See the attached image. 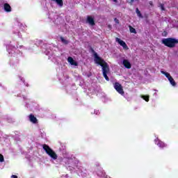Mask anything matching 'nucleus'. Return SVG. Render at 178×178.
I'll return each instance as SVG.
<instances>
[{
	"instance_id": "nucleus-1",
	"label": "nucleus",
	"mask_w": 178,
	"mask_h": 178,
	"mask_svg": "<svg viewBox=\"0 0 178 178\" xmlns=\"http://www.w3.org/2000/svg\"><path fill=\"white\" fill-rule=\"evenodd\" d=\"M90 51L91 52H92V54H94L95 63L102 67V73L105 80H106V81H109V77L108 76V74H109L110 70L108 63H106L104 59L99 57L98 56V54L95 52V50H94L92 47H90Z\"/></svg>"
},
{
	"instance_id": "nucleus-2",
	"label": "nucleus",
	"mask_w": 178,
	"mask_h": 178,
	"mask_svg": "<svg viewBox=\"0 0 178 178\" xmlns=\"http://www.w3.org/2000/svg\"><path fill=\"white\" fill-rule=\"evenodd\" d=\"M161 42L165 47H168V48H175L178 44V39L175 38H163L162 39Z\"/></svg>"
},
{
	"instance_id": "nucleus-3",
	"label": "nucleus",
	"mask_w": 178,
	"mask_h": 178,
	"mask_svg": "<svg viewBox=\"0 0 178 178\" xmlns=\"http://www.w3.org/2000/svg\"><path fill=\"white\" fill-rule=\"evenodd\" d=\"M42 148L46 154L49 155V156H50V158L54 159V161H56V159H58V154H56L55 151H54V149H52L48 145H42Z\"/></svg>"
},
{
	"instance_id": "nucleus-4",
	"label": "nucleus",
	"mask_w": 178,
	"mask_h": 178,
	"mask_svg": "<svg viewBox=\"0 0 178 178\" xmlns=\"http://www.w3.org/2000/svg\"><path fill=\"white\" fill-rule=\"evenodd\" d=\"M114 88L117 90V92H118L119 94L121 95H124V90H123V86H122V84L118 82H115L114 83Z\"/></svg>"
},
{
	"instance_id": "nucleus-5",
	"label": "nucleus",
	"mask_w": 178,
	"mask_h": 178,
	"mask_svg": "<svg viewBox=\"0 0 178 178\" xmlns=\"http://www.w3.org/2000/svg\"><path fill=\"white\" fill-rule=\"evenodd\" d=\"M115 41L118 42V44H120V45H121V47H122L123 49H125V51H127V49H129V47L127 46L126 42L122 40L120 38H116Z\"/></svg>"
},
{
	"instance_id": "nucleus-6",
	"label": "nucleus",
	"mask_w": 178,
	"mask_h": 178,
	"mask_svg": "<svg viewBox=\"0 0 178 178\" xmlns=\"http://www.w3.org/2000/svg\"><path fill=\"white\" fill-rule=\"evenodd\" d=\"M154 141H155V144H156V145H158V147H159V148L163 149V148H166V147H168V145H166V143L162 142L159 138L155 139Z\"/></svg>"
},
{
	"instance_id": "nucleus-7",
	"label": "nucleus",
	"mask_w": 178,
	"mask_h": 178,
	"mask_svg": "<svg viewBox=\"0 0 178 178\" xmlns=\"http://www.w3.org/2000/svg\"><path fill=\"white\" fill-rule=\"evenodd\" d=\"M86 23H88L90 26H95V21L93 17L90 15L87 17Z\"/></svg>"
},
{
	"instance_id": "nucleus-8",
	"label": "nucleus",
	"mask_w": 178,
	"mask_h": 178,
	"mask_svg": "<svg viewBox=\"0 0 178 178\" xmlns=\"http://www.w3.org/2000/svg\"><path fill=\"white\" fill-rule=\"evenodd\" d=\"M29 120L31 123H33V124H37L38 123V120H37V118L34 116L33 114H30L29 116Z\"/></svg>"
},
{
	"instance_id": "nucleus-9",
	"label": "nucleus",
	"mask_w": 178,
	"mask_h": 178,
	"mask_svg": "<svg viewBox=\"0 0 178 178\" xmlns=\"http://www.w3.org/2000/svg\"><path fill=\"white\" fill-rule=\"evenodd\" d=\"M3 9H4L5 12H7V13L12 12V7H10V5L8 3H4Z\"/></svg>"
},
{
	"instance_id": "nucleus-10",
	"label": "nucleus",
	"mask_w": 178,
	"mask_h": 178,
	"mask_svg": "<svg viewBox=\"0 0 178 178\" xmlns=\"http://www.w3.org/2000/svg\"><path fill=\"white\" fill-rule=\"evenodd\" d=\"M122 65L126 67V69H131V64L129 62V60H123Z\"/></svg>"
},
{
	"instance_id": "nucleus-11",
	"label": "nucleus",
	"mask_w": 178,
	"mask_h": 178,
	"mask_svg": "<svg viewBox=\"0 0 178 178\" xmlns=\"http://www.w3.org/2000/svg\"><path fill=\"white\" fill-rule=\"evenodd\" d=\"M67 61L69 62V63H70V65H72V66H77V63L76 61H74L73 58L68 57Z\"/></svg>"
},
{
	"instance_id": "nucleus-12",
	"label": "nucleus",
	"mask_w": 178,
	"mask_h": 178,
	"mask_svg": "<svg viewBox=\"0 0 178 178\" xmlns=\"http://www.w3.org/2000/svg\"><path fill=\"white\" fill-rule=\"evenodd\" d=\"M56 1V3L59 6L60 8L63 6V0H53Z\"/></svg>"
},
{
	"instance_id": "nucleus-13",
	"label": "nucleus",
	"mask_w": 178,
	"mask_h": 178,
	"mask_svg": "<svg viewBox=\"0 0 178 178\" xmlns=\"http://www.w3.org/2000/svg\"><path fill=\"white\" fill-rule=\"evenodd\" d=\"M168 81H170L171 86H173V87L176 86L177 83H176V81H175V79H173V77H170Z\"/></svg>"
},
{
	"instance_id": "nucleus-14",
	"label": "nucleus",
	"mask_w": 178,
	"mask_h": 178,
	"mask_svg": "<svg viewBox=\"0 0 178 178\" xmlns=\"http://www.w3.org/2000/svg\"><path fill=\"white\" fill-rule=\"evenodd\" d=\"M161 73L162 74H165V77H167L168 80L172 77V76H170V74H169L168 72L161 71Z\"/></svg>"
},
{
	"instance_id": "nucleus-15",
	"label": "nucleus",
	"mask_w": 178,
	"mask_h": 178,
	"mask_svg": "<svg viewBox=\"0 0 178 178\" xmlns=\"http://www.w3.org/2000/svg\"><path fill=\"white\" fill-rule=\"evenodd\" d=\"M129 27L130 33H133L134 34H137V31H136V29H134L131 26H129Z\"/></svg>"
},
{
	"instance_id": "nucleus-16",
	"label": "nucleus",
	"mask_w": 178,
	"mask_h": 178,
	"mask_svg": "<svg viewBox=\"0 0 178 178\" xmlns=\"http://www.w3.org/2000/svg\"><path fill=\"white\" fill-rule=\"evenodd\" d=\"M60 41L63 44H65V45H67V44H69V40L64 39L63 37H60Z\"/></svg>"
},
{
	"instance_id": "nucleus-17",
	"label": "nucleus",
	"mask_w": 178,
	"mask_h": 178,
	"mask_svg": "<svg viewBox=\"0 0 178 178\" xmlns=\"http://www.w3.org/2000/svg\"><path fill=\"white\" fill-rule=\"evenodd\" d=\"M136 13H137L138 17H143V15L141 14V12L140 11V10H138V8L136 9Z\"/></svg>"
},
{
	"instance_id": "nucleus-18",
	"label": "nucleus",
	"mask_w": 178,
	"mask_h": 178,
	"mask_svg": "<svg viewBox=\"0 0 178 178\" xmlns=\"http://www.w3.org/2000/svg\"><path fill=\"white\" fill-rule=\"evenodd\" d=\"M142 98H143V99L146 101V102H148V101H149V96H148V95H143Z\"/></svg>"
},
{
	"instance_id": "nucleus-19",
	"label": "nucleus",
	"mask_w": 178,
	"mask_h": 178,
	"mask_svg": "<svg viewBox=\"0 0 178 178\" xmlns=\"http://www.w3.org/2000/svg\"><path fill=\"white\" fill-rule=\"evenodd\" d=\"M5 159L3 158V155L0 154V162H4Z\"/></svg>"
},
{
	"instance_id": "nucleus-20",
	"label": "nucleus",
	"mask_w": 178,
	"mask_h": 178,
	"mask_svg": "<svg viewBox=\"0 0 178 178\" xmlns=\"http://www.w3.org/2000/svg\"><path fill=\"white\" fill-rule=\"evenodd\" d=\"M160 8H161V10H165V5L164 4L161 3L160 4Z\"/></svg>"
},
{
	"instance_id": "nucleus-21",
	"label": "nucleus",
	"mask_w": 178,
	"mask_h": 178,
	"mask_svg": "<svg viewBox=\"0 0 178 178\" xmlns=\"http://www.w3.org/2000/svg\"><path fill=\"white\" fill-rule=\"evenodd\" d=\"M114 21L117 24H119L120 22H119V19H118V18H115L114 19Z\"/></svg>"
},
{
	"instance_id": "nucleus-22",
	"label": "nucleus",
	"mask_w": 178,
	"mask_h": 178,
	"mask_svg": "<svg viewBox=\"0 0 178 178\" xmlns=\"http://www.w3.org/2000/svg\"><path fill=\"white\" fill-rule=\"evenodd\" d=\"M11 178H17V175H12Z\"/></svg>"
},
{
	"instance_id": "nucleus-23",
	"label": "nucleus",
	"mask_w": 178,
	"mask_h": 178,
	"mask_svg": "<svg viewBox=\"0 0 178 178\" xmlns=\"http://www.w3.org/2000/svg\"><path fill=\"white\" fill-rule=\"evenodd\" d=\"M164 33H164V34H165V35H164V37H166V35H168V32L164 31Z\"/></svg>"
},
{
	"instance_id": "nucleus-24",
	"label": "nucleus",
	"mask_w": 178,
	"mask_h": 178,
	"mask_svg": "<svg viewBox=\"0 0 178 178\" xmlns=\"http://www.w3.org/2000/svg\"><path fill=\"white\" fill-rule=\"evenodd\" d=\"M113 1H114V2H118V0H113Z\"/></svg>"
}]
</instances>
